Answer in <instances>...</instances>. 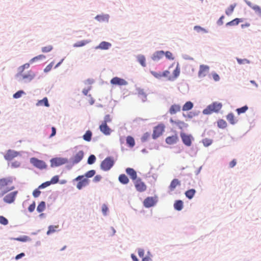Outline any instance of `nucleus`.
I'll list each match as a JSON object with an SVG mask.
<instances>
[{
    "instance_id": "1",
    "label": "nucleus",
    "mask_w": 261,
    "mask_h": 261,
    "mask_svg": "<svg viewBox=\"0 0 261 261\" xmlns=\"http://www.w3.org/2000/svg\"><path fill=\"white\" fill-rule=\"evenodd\" d=\"M222 105L221 103L214 102L203 110V113L205 115H208L213 112H218L222 108Z\"/></svg>"
},
{
    "instance_id": "2",
    "label": "nucleus",
    "mask_w": 261,
    "mask_h": 261,
    "mask_svg": "<svg viewBox=\"0 0 261 261\" xmlns=\"http://www.w3.org/2000/svg\"><path fill=\"white\" fill-rule=\"evenodd\" d=\"M12 182L10 178H2L0 179V190H2L4 193L12 190L9 188L8 186Z\"/></svg>"
},
{
    "instance_id": "3",
    "label": "nucleus",
    "mask_w": 261,
    "mask_h": 261,
    "mask_svg": "<svg viewBox=\"0 0 261 261\" xmlns=\"http://www.w3.org/2000/svg\"><path fill=\"white\" fill-rule=\"evenodd\" d=\"M114 164V161L110 157L106 158L101 163L100 167L104 171L109 170Z\"/></svg>"
},
{
    "instance_id": "4",
    "label": "nucleus",
    "mask_w": 261,
    "mask_h": 261,
    "mask_svg": "<svg viewBox=\"0 0 261 261\" xmlns=\"http://www.w3.org/2000/svg\"><path fill=\"white\" fill-rule=\"evenodd\" d=\"M76 181H79L76 188L79 190H81L82 188L86 186L89 184V181L87 178L84 177V175H80L78 176L76 178L74 179Z\"/></svg>"
},
{
    "instance_id": "5",
    "label": "nucleus",
    "mask_w": 261,
    "mask_h": 261,
    "mask_svg": "<svg viewBox=\"0 0 261 261\" xmlns=\"http://www.w3.org/2000/svg\"><path fill=\"white\" fill-rule=\"evenodd\" d=\"M68 163V159L63 158H55L50 160L51 167H57Z\"/></svg>"
},
{
    "instance_id": "6",
    "label": "nucleus",
    "mask_w": 261,
    "mask_h": 261,
    "mask_svg": "<svg viewBox=\"0 0 261 261\" xmlns=\"http://www.w3.org/2000/svg\"><path fill=\"white\" fill-rule=\"evenodd\" d=\"M134 184L137 191L139 192H144L147 189L146 185L140 178L135 180Z\"/></svg>"
},
{
    "instance_id": "7",
    "label": "nucleus",
    "mask_w": 261,
    "mask_h": 261,
    "mask_svg": "<svg viewBox=\"0 0 261 261\" xmlns=\"http://www.w3.org/2000/svg\"><path fill=\"white\" fill-rule=\"evenodd\" d=\"M31 163L35 167L40 169H45L47 166L45 163L44 161L39 160L34 158L31 159Z\"/></svg>"
},
{
    "instance_id": "8",
    "label": "nucleus",
    "mask_w": 261,
    "mask_h": 261,
    "mask_svg": "<svg viewBox=\"0 0 261 261\" xmlns=\"http://www.w3.org/2000/svg\"><path fill=\"white\" fill-rule=\"evenodd\" d=\"M180 135L182 142L185 145L190 146L192 145V140L193 139L192 135H187L183 132H181Z\"/></svg>"
},
{
    "instance_id": "9",
    "label": "nucleus",
    "mask_w": 261,
    "mask_h": 261,
    "mask_svg": "<svg viewBox=\"0 0 261 261\" xmlns=\"http://www.w3.org/2000/svg\"><path fill=\"white\" fill-rule=\"evenodd\" d=\"M157 202L155 197H148L143 201L144 206L145 207H150L154 206Z\"/></svg>"
},
{
    "instance_id": "10",
    "label": "nucleus",
    "mask_w": 261,
    "mask_h": 261,
    "mask_svg": "<svg viewBox=\"0 0 261 261\" xmlns=\"http://www.w3.org/2000/svg\"><path fill=\"white\" fill-rule=\"evenodd\" d=\"M84 155V153L83 150L76 152L71 159L72 164H75L79 163L83 159Z\"/></svg>"
},
{
    "instance_id": "11",
    "label": "nucleus",
    "mask_w": 261,
    "mask_h": 261,
    "mask_svg": "<svg viewBox=\"0 0 261 261\" xmlns=\"http://www.w3.org/2000/svg\"><path fill=\"white\" fill-rule=\"evenodd\" d=\"M164 130V126L163 124H160L154 127L152 137L153 139H156L160 136Z\"/></svg>"
},
{
    "instance_id": "12",
    "label": "nucleus",
    "mask_w": 261,
    "mask_h": 261,
    "mask_svg": "<svg viewBox=\"0 0 261 261\" xmlns=\"http://www.w3.org/2000/svg\"><path fill=\"white\" fill-rule=\"evenodd\" d=\"M170 123L174 126H177L180 129H183L187 128L188 126V124L184 121L180 120H174L172 118L170 119Z\"/></svg>"
},
{
    "instance_id": "13",
    "label": "nucleus",
    "mask_w": 261,
    "mask_h": 261,
    "mask_svg": "<svg viewBox=\"0 0 261 261\" xmlns=\"http://www.w3.org/2000/svg\"><path fill=\"white\" fill-rule=\"evenodd\" d=\"M19 154V152L9 149L7 151L6 154L4 155V158L7 161H11Z\"/></svg>"
},
{
    "instance_id": "14",
    "label": "nucleus",
    "mask_w": 261,
    "mask_h": 261,
    "mask_svg": "<svg viewBox=\"0 0 261 261\" xmlns=\"http://www.w3.org/2000/svg\"><path fill=\"white\" fill-rule=\"evenodd\" d=\"M209 69L210 67L207 65H200L199 70L198 73V77L202 78L205 76L206 74L208 72Z\"/></svg>"
},
{
    "instance_id": "15",
    "label": "nucleus",
    "mask_w": 261,
    "mask_h": 261,
    "mask_svg": "<svg viewBox=\"0 0 261 261\" xmlns=\"http://www.w3.org/2000/svg\"><path fill=\"white\" fill-rule=\"evenodd\" d=\"M110 83L112 85L118 86H125L127 84V82L124 79L118 77H113Z\"/></svg>"
},
{
    "instance_id": "16",
    "label": "nucleus",
    "mask_w": 261,
    "mask_h": 261,
    "mask_svg": "<svg viewBox=\"0 0 261 261\" xmlns=\"http://www.w3.org/2000/svg\"><path fill=\"white\" fill-rule=\"evenodd\" d=\"M17 194V191L12 192L5 196L4 200L8 203H11L15 200V197Z\"/></svg>"
},
{
    "instance_id": "17",
    "label": "nucleus",
    "mask_w": 261,
    "mask_h": 261,
    "mask_svg": "<svg viewBox=\"0 0 261 261\" xmlns=\"http://www.w3.org/2000/svg\"><path fill=\"white\" fill-rule=\"evenodd\" d=\"M99 129L101 132L106 136L110 135L112 132L111 129L105 123H102L99 125Z\"/></svg>"
},
{
    "instance_id": "18",
    "label": "nucleus",
    "mask_w": 261,
    "mask_h": 261,
    "mask_svg": "<svg viewBox=\"0 0 261 261\" xmlns=\"http://www.w3.org/2000/svg\"><path fill=\"white\" fill-rule=\"evenodd\" d=\"M178 141V137L176 134L171 136H168L166 138V143L169 145L176 144Z\"/></svg>"
},
{
    "instance_id": "19",
    "label": "nucleus",
    "mask_w": 261,
    "mask_h": 261,
    "mask_svg": "<svg viewBox=\"0 0 261 261\" xmlns=\"http://www.w3.org/2000/svg\"><path fill=\"white\" fill-rule=\"evenodd\" d=\"M125 171L133 180L135 181L137 179V172L133 168H127L126 169Z\"/></svg>"
},
{
    "instance_id": "20",
    "label": "nucleus",
    "mask_w": 261,
    "mask_h": 261,
    "mask_svg": "<svg viewBox=\"0 0 261 261\" xmlns=\"http://www.w3.org/2000/svg\"><path fill=\"white\" fill-rule=\"evenodd\" d=\"M164 56V51L163 50L157 51L155 52L152 57L154 61H158L163 57Z\"/></svg>"
},
{
    "instance_id": "21",
    "label": "nucleus",
    "mask_w": 261,
    "mask_h": 261,
    "mask_svg": "<svg viewBox=\"0 0 261 261\" xmlns=\"http://www.w3.org/2000/svg\"><path fill=\"white\" fill-rule=\"evenodd\" d=\"M111 46V44L109 42L102 41L101 42L98 46L96 47V49H108Z\"/></svg>"
},
{
    "instance_id": "22",
    "label": "nucleus",
    "mask_w": 261,
    "mask_h": 261,
    "mask_svg": "<svg viewBox=\"0 0 261 261\" xmlns=\"http://www.w3.org/2000/svg\"><path fill=\"white\" fill-rule=\"evenodd\" d=\"M180 111V107L178 105H172L169 109V113L171 115L175 114Z\"/></svg>"
},
{
    "instance_id": "23",
    "label": "nucleus",
    "mask_w": 261,
    "mask_h": 261,
    "mask_svg": "<svg viewBox=\"0 0 261 261\" xmlns=\"http://www.w3.org/2000/svg\"><path fill=\"white\" fill-rule=\"evenodd\" d=\"M180 184V181L178 180V179L175 178L171 181L169 187V189L171 191H173L175 189V188L177 186H179Z\"/></svg>"
},
{
    "instance_id": "24",
    "label": "nucleus",
    "mask_w": 261,
    "mask_h": 261,
    "mask_svg": "<svg viewBox=\"0 0 261 261\" xmlns=\"http://www.w3.org/2000/svg\"><path fill=\"white\" fill-rule=\"evenodd\" d=\"M34 76V73L31 71H29L27 73L22 75V77L23 80H27L29 81L32 80Z\"/></svg>"
},
{
    "instance_id": "25",
    "label": "nucleus",
    "mask_w": 261,
    "mask_h": 261,
    "mask_svg": "<svg viewBox=\"0 0 261 261\" xmlns=\"http://www.w3.org/2000/svg\"><path fill=\"white\" fill-rule=\"evenodd\" d=\"M126 142L127 145L130 147L133 148L135 145V141L133 137L128 136L126 138Z\"/></svg>"
},
{
    "instance_id": "26",
    "label": "nucleus",
    "mask_w": 261,
    "mask_h": 261,
    "mask_svg": "<svg viewBox=\"0 0 261 261\" xmlns=\"http://www.w3.org/2000/svg\"><path fill=\"white\" fill-rule=\"evenodd\" d=\"M119 181L122 184L125 185L129 182V179L124 174H120L118 178Z\"/></svg>"
},
{
    "instance_id": "27",
    "label": "nucleus",
    "mask_w": 261,
    "mask_h": 261,
    "mask_svg": "<svg viewBox=\"0 0 261 261\" xmlns=\"http://www.w3.org/2000/svg\"><path fill=\"white\" fill-rule=\"evenodd\" d=\"M196 193L195 190L193 189H190L185 192L186 196L189 199L193 198Z\"/></svg>"
},
{
    "instance_id": "28",
    "label": "nucleus",
    "mask_w": 261,
    "mask_h": 261,
    "mask_svg": "<svg viewBox=\"0 0 261 261\" xmlns=\"http://www.w3.org/2000/svg\"><path fill=\"white\" fill-rule=\"evenodd\" d=\"M90 42H91L90 40H87L78 41L73 44V47H82V46L86 45L87 44L90 43Z\"/></svg>"
},
{
    "instance_id": "29",
    "label": "nucleus",
    "mask_w": 261,
    "mask_h": 261,
    "mask_svg": "<svg viewBox=\"0 0 261 261\" xmlns=\"http://www.w3.org/2000/svg\"><path fill=\"white\" fill-rule=\"evenodd\" d=\"M174 207L177 211H180L183 208V202L180 200H176L174 204Z\"/></svg>"
},
{
    "instance_id": "30",
    "label": "nucleus",
    "mask_w": 261,
    "mask_h": 261,
    "mask_svg": "<svg viewBox=\"0 0 261 261\" xmlns=\"http://www.w3.org/2000/svg\"><path fill=\"white\" fill-rule=\"evenodd\" d=\"M95 19L98 21H108L109 15H99L95 17Z\"/></svg>"
},
{
    "instance_id": "31",
    "label": "nucleus",
    "mask_w": 261,
    "mask_h": 261,
    "mask_svg": "<svg viewBox=\"0 0 261 261\" xmlns=\"http://www.w3.org/2000/svg\"><path fill=\"white\" fill-rule=\"evenodd\" d=\"M43 105L46 107H49V104L47 97H44L43 99L39 100L36 103V106H42Z\"/></svg>"
},
{
    "instance_id": "32",
    "label": "nucleus",
    "mask_w": 261,
    "mask_h": 261,
    "mask_svg": "<svg viewBox=\"0 0 261 261\" xmlns=\"http://www.w3.org/2000/svg\"><path fill=\"white\" fill-rule=\"evenodd\" d=\"M193 107V104L191 101H187L186 103L183 106L182 110L184 111H187L190 110Z\"/></svg>"
},
{
    "instance_id": "33",
    "label": "nucleus",
    "mask_w": 261,
    "mask_h": 261,
    "mask_svg": "<svg viewBox=\"0 0 261 261\" xmlns=\"http://www.w3.org/2000/svg\"><path fill=\"white\" fill-rule=\"evenodd\" d=\"M92 133L91 130L86 131V133L83 135V139L86 141L89 142L91 140Z\"/></svg>"
},
{
    "instance_id": "34",
    "label": "nucleus",
    "mask_w": 261,
    "mask_h": 261,
    "mask_svg": "<svg viewBox=\"0 0 261 261\" xmlns=\"http://www.w3.org/2000/svg\"><path fill=\"white\" fill-rule=\"evenodd\" d=\"M248 5L256 13L259 15H261V8L257 5H252L251 3L248 2L247 3Z\"/></svg>"
},
{
    "instance_id": "35",
    "label": "nucleus",
    "mask_w": 261,
    "mask_h": 261,
    "mask_svg": "<svg viewBox=\"0 0 261 261\" xmlns=\"http://www.w3.org/2000/svg\"><path fill=\"white\" fill-rule=\"evenodd\" d=\"M243 20L240 18H235L233 20L227 22L226 23L227 26L237 25L239 22H242Z\"/></svg>"
},
{
    "instance_id": "36",
    "label": "nucleus",
    "mask_w": 261,
    "mask_h": 261,
    "mask_svg": "<svg viewBox=\"0 0 261 261\" xmlns=\"http://www.w3.org/2000/svg\"><path fill=\"white\" fill-rule=\"evenodd\" d=\"M45 58V56L43 55H40L36 57H34L32 59L30 60V62L31 63H33L35 62H36L38 60H42Z\"/></svg>"
},
{
    "instance_id": "37",
    "label": "nucleus",
    "mask_w": 261,
    "mask_h": 261,
    "mask_svg": "<svg viewBox=\"0 0 261 261\" xmlns=\"http://www.w3.org/2000/svg\"><path fill=\"white\" fill-rule=\"evenodd\" d=\"M137 59H138V62L140 63V64L142 66H143V67L146 66V63H145L146 60H145V58L144 56L139 55L137 57Z\"/></svg>"
},
{
    "instance_id": "38",
    "label": "nucleus",
    "mask_w": 261,
    "mask_h": 261,
    "mask_svg": "<svg viewBox=\"0 0 261 261\" xmlns=\"http://www.w3.org/2000/svg\"><path fill=\"white\" fill-rule=\"evenodd\" d=\"M227 120L232 124H234L236 123L234 115L232 113L228 114L227 116Z\"/></svg>"
},
{
    "instance_id": "39",
    "label": "nucleus",
    "mask_w": 261,
    "mask_h": 261,
    "mask_svg": "<svg viewBox=\"0 0 261 261\" xmlns=\"http://www.w3.org/2000/svg\"><path fill=\"white\" fill-rule=\"evenodd\" d=\"M236 6V4L231 5L225 11V13L227 15H231L233 12L234 9Z\"/></svg>"
},
{
    "instance_id": "40",
    "label": "nucleus",
    "mask_w": 261,
    "mask_h": 261,
    "mask_svg": "<svg viewBox=\"0 0 261 261\" xmlns=\"http://www.w3.org/2000/svg\"><path fill=\"white\" fill-rule=\"evenodd\" d=\"M217 125L219 128H224L227 126V123L225 120L220 119L217 122Z\"/></svg>"
},
{
    "instance_id": "41",
    "label": "nucleus",
    "mask_w": 261,
    "mask_h": 261,
    "mask_svg": "<svg viewBox=\"0 0 261 261\" xmlns=\"http://www.w3.org/2000/svg\"><path fill=\"white\" fill-rule=\"evenodd\" d=\"M45 208V203L44 201H41L38 205L37 210L38 212H42Z\"/></svg>"
},
{
    "instance_id": "42",
    "label": "nucleus",
    "mask_w": 261,
    "mask_h": 261,
    "mask_svg": "<svg viewBox=\"0 0 261 261\" xmlns=\"http://www.w3.org/2000/svg\"><path fill=\"white\" fill-rule=\"evenodd\" d=\"M213 141L212 139H210L208 138H205L202 140V143L203 145L205 147H207L212 144Z\"/></svg>"
},
{
    "instance_id": "43",
    "label": "nucleus",
    "mask_w": 261,
    "mask_h": 261,
    "mask_svg": "<svg viewBox=\"0 0 261 261\" xmlns=\"http://www.w3.org/2000/svg\"><path fill=\"white\" fill-rule=\"evenodd\" d=\"M13 239L15 240L18 241L23 242L30 240V238L26 236H23L22 237L14 238Z\"/></svg>"
},
{
    "instance_id": "44",
    "label": "nucleus",
    "mask_w": 261,
    "mask_h": 261,
    "mask_svg": "<svg viewBox=\"0 0 261 261\" xmlns=\"http://www.w3.org/2000/svg\"><path fill=\"white\" fill-rule=\"evenodd\" d=\"M248 109V107L247 106H245L242 108H238L236 110L238 114L239 115L242 113H245Z\"/></svg>"
},
{
    "instance_id": "45",
    "label": "nucleus",
    "mask_w": 261,
    "mask_h": 261,
    "mask_svg": "<svg viewBox=\"0 0 261 261\" xmlns=\"http://www.w3.org/2000/svg\"><path fill=\"white\" fill-rule=\"evenodd\" d=\"M95 160H96L95 156L93 154L90 155L88 159V161H87L88 164L91 165L95 162Z\"/></svg>"
},
{
    "instance_id": "46",
    "label": "nucleus",
    "mask_w": 261,
    "mask_h": 261,
    "mask_svg": "<svg viewBox=\"0 0 261 261\" xmlns=\"http://www.w3.org/2000/svg\"><path fill=\"white\" fill-rule=\"evenodd\" d=\"M58 227L56 226L50 225L48 227V230L47 231V234L48 235L50 233H54L56 231V229Z\"/></svg>"
},
{
    "instance_id": "47",
    "label": "nucleus",
    "mask_w": 261,
    "mask_h": 261,
    "mask_svg": "<svg viewBox=\"0 0 261 261\" xmlns=\"http://www.w3.org/2000/svg\"><path fill=\"white\" fill-rule=\"evenodd\" d=\"M95 174V171L94 170H91L87 172L85 174V176L87 178L93 177Z\"/></svg>"
},
{
    "instance_id": "48",
    "label": "nucleus",
    "mask_w": 261,
    "mask_h": 261,
    "mask_svg": "<svg viewBox=\"0 0 261 261\" xmlns=\"http://www.w3.org/2000/svg\"><path fill=\"white\" fill-rule=\"evenodd\" d=\"M0 223L3 225H6L8 224V221L4 216H0Z\"/></svg>"
},
{
    "instance_id": "49",
    "label": "nucleus",
    "mask_w": 261,
    "mask_h": 261,
    "mask_svg": "<svg viewBox=\"0 0 261 261\" xmlns=\"http://www.w3.org/2000/svg\"><path fill=\"white\" fill-rule=\"evenodd\" d=\"M112 121L111 116L109 114L106 115L104 117V120L102 123L107 124L108 122H110Z\"/></svg>"
},
{
    "instance_id": "50",
    "label": "nucleus",
    "mask_w": 261,
    "mask_h": 261,
    "mask_svg": "<svg viewBox=\"0 0 261 261\" xmlns=\"http://www.w3.org/2000/svg\"><path fill=\"white\" fill-rule=\"evenodd\" d=\"M237 61H238V63L240 64H249L250 63V61L246 59H237Z\"/></svg>"
},
{
    "instance_id": "51",
    "label": "nucleus",
    "mask_w": 261,
    "mask_h": 261,
    "mask_svg": "<svg viewBox=\"0 0 261 261\" xmlns=\"http://www.w3.org/2000/svg\"><path fill=\"white\" fill-rule=\"evenodd\" d=\"M179 73H180V68L178 66H176V68L174 69V70L173 71V74L174 75V77L175 79L176 78L177 76H178V75H179Z\"/></svg>"
},
{
    "instance_id": "52",
    "label": "nucleus",
    "mask_w": 261,
    "mask_h": 261,
    "mask_svg": "<svg viewBox=\"0 0 261 261\" xmlns=\"http://www.w3.org/2000/svg\"><path fill=\"white\" fill-rule=\"evenodd\" d=\"M164 55H165L166 57L169 60H174V58L173 57L172 54L167 51L166 53H164Z\"/></svg>"
},
{
    "instance_id": "53",
    "label": "nucleus",
    "mask_w": 261,
    "mask_h": 261,
    "mask_svg": "<svg viewBox=\"0 0 261 261\" xmlns=\"http://www.w3.org/2000/svg\"><path fill=\"white\" fill-rule=\"evenodd\" d=\"M58 181H59V176H58V175H55V176H53L51 178V180L49 181V182H50V184H57Z\"/></svg>"
},
{
    "instance_id": "54",
    "label": "nucleus",
    "mask_w": 261,
    "mask_h": 261,
    "mask_svg": "<svg viewBox=\"0 0 261 261\" xmlns=\"http://www.w3.org/2000/svg\"><path fill=\"white\" fill-rule=\"evenodd\" d=\"M30 67L29 63H25L22 66H21L19 68V70L20 72H22L25 68H29Z\"/></svg>"
},
{
    "instance_id": "55",
    "label": "nucleus",
    "mask_w": 261,
    "mask_h": 261,
    "mask_svg": "<svg viewBox=\"0 0 261 261\" xmlns=\"http://www.w3.org/2000/svg\"><path fill=\"white\" fill-rule=\"evenodd\" d=\"M50 185H51L50 182H49V181H46L45 182H43L41 185H40L38 187V189H43V188H45L50 186Z\"/></svg>"
},
{
    "instance_id": "56",
    "label": "nucleus",
    "mask_w": 261,
    "mask_h": 261,
    "mask_svg": "<svg viewBox=\"0 0 261 261\" xmlns=\"http://www.w3.org/2000/svg\"><path fill=\"white\" fill-rule=\"evenodd\" d=\"M53 49V47L50 45L45 46L42 48V51L43 53H47Z\"/></svg>"
},
{
    "instance_id": "57",
    "label": "nucleus",
    "mask_w": 261,
    "mask_h": 261,
    "mask_svg": "<svg viewBox=\"0 0 261 261\" xmlns=\"http://www.w3.org/2000/svg\"><path fill=\"white\" fill-rule=\"evenodd\" d=\"M23 93H24L23 91H18L13 95V97L14 98H18L21 96Z\"/></svg>"
},
{
    "instance_id": "58",
    "label": "nucleus",
    "mask_w": 261,
    "mask_h": 261,
    "mask_svg": "<svg viewBox=\"0 0 261 261\" xmlns=\"http://www.w3.org/2000/svg\"><path fill=\"white\" fill-rule=\"evenodd\" d=\"M101 209H102V212L103 214L104 215H106L107 214V212L108 211V207L107 205L105 204H103L102 205Z\"/></svg>"
},
{
    "instance_id": "59",
    "label": "nucleus",
    "mask_w": 261,
    "mask_h": 261,
    "mask_svg": "<svg viewBox=\"0 0 261 261\" xmlns=\"http://www.w3.org/2000/svg\"><path fill=\"white\" fill-rule=\"evenodd\" d=\"M194 29L197 32H200V31L203 32L204 33L207 32V31L204 29L201 28L200 26H195Z\"/></svg>"
},
{
    "instance_id": "60",
    "label": "nucleus",
    "mask_w": 261,
    "mask_h": 261,
    "mask_svg": "<svg viewBox=\"0 0 261 261\" xmlns=\"http://www.w3.org/2000/svg\"><path fill=\"white\" fill-rule=\"evenodd\" d=\"M39 189H35L33 192V195L34 197H38L40 196L41 192L39 190Z\"/></svg>"
},
{
    "instance_id": "61",
    "label": "nucleus",
    "mask_w": 261,
    "mask_h": 261,
    "mask_svg": "<svg viewBox=\"0 0 261 261\" xmlns=\"http://www.w3.org/2000/svg\"><path fill=\"white\" fill-rule=\"evenodd\" d=\"M151 74L156 78L160 79L162 77L161 72H156L155 71H151Z\"/></svg>"
},
{
    "instance_id": "62",
    "label": "nucleus",
    "mask_w": 261,
    "mask_h": 261,
    "mask_svg": "<svg viewBox=\"0 0 261 261\" xmlns=\"http://www.w3.org/2000/svg\"><path fill=\"white\" fill-rule=\"evenodd\" d=\"M212 75L215 81L217 82L220 80V77L217 73L215 72L212 73Z\"/></svg>"
},
{
    "instance_id": "63",
    "label": "nucleus",
    "mask_w": 261,
    "mask_h": 261,
    "mask_svg": "<svg viewBox=\"0 0 261 261\" xmlns=\"http://www.w3.org/2000/svg\"><path fill=\"white\" fill-rule=\"evenodd\" d=\"M35 202H33L28 207V210L30 212H33L35 208Z\"/></svg>"
},
{
    "instance_id": "64",
    "label": "nucleus",
    "mask_w": 261,
    "mask_h": 261,
    "mask_svg": "<svg viewBox=\"0 0 261 261\" xmlns=\"http://www.w3.org/2000/svg\"><path fill=\"white\" fill-rule=\"evenodd\" d=\"M138 254L140 257H143L144 255V250L142 248H139L138 251Z\"/></svg>"
}]
</instances>
